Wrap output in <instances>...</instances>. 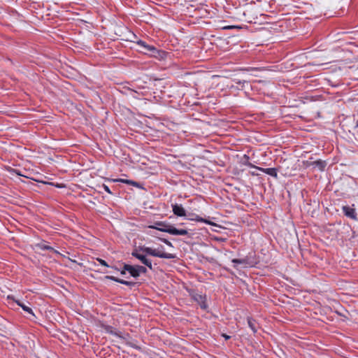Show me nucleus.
Returning <instances> with one entry per match:
<instances>
[{
  "mask_svg": "<svg viewBox=\"0 0 358 358\" xmlns=\"http://www.w3.org/2000/svg\"><path fill=\"white\" fill-rule=\"evenodd\" d=\"M146 255L164 259H174L176 255L171 253L164 252L159 249H154L150 247L141 246L138 249H135L131 252V255L138 260L142 264L148 266L149 268L152 269V262L146 257Z\"/></svg>",
  "mask_w": 358,
  "mask_h": 358,
  "instance_id": "1",
  "label": "nucleus"
},
{
  "mask_svg": "<svg viewBox=\"0 0 358 358\" xmlns=\"http://www.w3.org/2000/svg\"><path fill=\"white\" fill-rule=\"evenodd\" d=\"M149 227L175 236H185L188 234V231L186 229H178L173 225L164 222H157L155 225L150 226Z\"/></svg>",
  "mask_w": 358,
  "mask_h": 358,
  "instance_id": "2",
  "label": "nucleus"
},
{
  "mask_svg": "<svg viewBox=\"0 0 358 358\" xmlns=\"http://www.w3.org/2000/svg\"><path fill=\"white\" fill-rule=\"evenodd\" d=\"M191 296L193 300L197 302V303L200 306L201 309L206 310L208 308L206 296L205 295L203 296L197 292H193Z\"/></svg>",
  "mask_w": 358,
  "mask_h": 358,
  "instance_id": "3",
  "label": "nucleus"
},
{
  "mask_svg": "<svg viewBox=\"0 0 358 358\" xmlns=\"http://www.w3.org/2000/svg\"><path fill=\"white\" fill-rule=\"evenodd\" d=\"M343 213L344 215L353 220H357V213L355 208L350 206H344L342 208Z\"/></svg>",
  "mask_w": 358,
  "mask_h": 358,
  "instance_id": "4",
  "label": "nucleus"
},
{
  "mask_svg": "<svg viewBox=\"0 0 358 358\" xmlns=\"http://www.w3.org/2000/svg\"><path fill=\"white\" fill-rule=\"evenodd\" d=\"M138 45L143 48V51L145 54H150L152 56H155V54L158 52L154 46L148 45L143 41H138Z\"/></svg>",
  "mask_w": 358,
  "mask_h": 358,
  "instance_id": "5",
  "label": "nucleus"
},
{
  "mask_svg": "<svg viewBox=\"0 0 358 358\" xmlns=\"http://www.w3.org/2000/svg\"><path fill=\"white\" fill-rule=\"evenodd\" d=\"M244 164H245L247 166H249L250 167L256 168V166H253L250 162L244 163ZM257 169H259L260 171H262L264 173H266V174H268V175H269L271 176H273L274 178H277L278 177V171H277V169H275V168H266V169H264V168L257 167Z\"/></svg>",
  "mask_w": 358,
  "mask_h": 358,
  "instance_id": "6",
  "label": "nucleus"
},
{
  "mask_svg": "<svg viewBox=\"0 0 358 358\" xmlns=\"http://www.w3.org/2000/svg\"><path fill=\"white\" fill-rule=\"evenodd\" d=\"M172 210H173L174 215H176L177 216H179V217L186 216V211L182 205H179L177 203L172 204Z\"/></svg>",
  "mask_w": 358,
  "mask_h": 358,
  "instance_id": "7",
  "label": "nucleus"
},
{
  "mask_svg": "<svg viewBox=\"0 0 358 358\" xmlns=\"http://www.w3.org/2000/svg\"><path fill=\"white\" fill-rule=\"evenodd\" d=\"M308 166H313L315 169H317L320 171H324L327 163L322 160H316L314 162H307Z\"/></svg>",
  "mask_w": 358,
  "mask_h": 358,
  "instance_id": "8",
  "label": "nucleus"
},
{
  "mask_svg": "<svg viewBox=\"0 0 358 358\" xmlns=\"http://www.w3.org/2000/svg\"><path fill=\"white\" fill-rule=\"evenodd\" d=\"M8 299H13L19 306H20L24 311L34 316L32 309L24 303L20 302L19 300H15L13 296H8Z\"/></svg>",
  "mask_w": 358,
  "mask_h": 358,
  "instance_id": "9",
  "label": "nucleus"
},
{
  "mask_svg": "<svg viewBox=\"0 0 358 358\" xmlns=\"http://www.w3.org/2000/svg\"><path fill=\"white\" fill-rule=\"evenodd\" d=\"M124 271H128L132 277H134V278L138 277V273L136 269V265L132 266V265L124 264Z\"/></svg>",
  "mask_w": 358,
  "mask_h": 358,
  "instance_id": "10",
  "label": "nucleus"
},
{
  "mask_svg": "<svg viewBox=\"0 0 358 358\" xmlns=\"http://www.w3.org/2000/svg\"><path fill=\"white\" fill-rule=\"evenodd\" d=\"M105 278L113 280L115 282H119L120 284L125 285L127 286H134L135 285V283L133 282L127 281V280L120 279L118 278H116V277L112 276V275H106V276H105Z\"/></svg>",
  "mask_w": 358,
  "mask_h": 358,
  "instance_id": "11",
  "label": "nucleus"
},
{
  "mask_svg": "<svg viewBox=\"0 0 358 358\" xmlns=\"http://www.w3.org/2000/svg\"><path fill=\"white\" fill-rule=\"evenodd\" d=\"M38 247L43 250H49L55 253L59 254L58 251L55 250L52 247L47 245L45 243H41L38 244Z\"/></svg>",
  "mask_w": 358,
  "mask_h": 358,
  "instance_id": "12",
  "label": "nucleus"
},
{
  "mask_svg": "<svg viewBox=\"0 0 358 358\" xmlns=\"http://www.w3.org/2000/svg\"><path fill=\"white\" fill-rule=\"evenodd\" d=\"M119 181H120L121 182L125 183V184L131 185L134 187H138V182L133 181V180H126V179H120V180H119Z\"/></svg>",
  "mask_w": 358,
  "mask_h": 358,
  "instance_id": "13",
  "label": "nucleus"
},
{
  "mask_svg": "<svg viewBox=\"0 0 358 358\" xmlns=\"http://www.w3.org/2000/svg\"><path fill=\"white\" fill-rule=\"evenodd\" d=\"M194 220H196L198 222H204V223H206L208 224H210V225H213L214 224L213 222H211L210 221H208L206 219H203L202 217H199L198 215H196V218L194 219Z\"/></svg>",
  "mask_w": 358,
  "mask_h": 358,
  "instance_id": "14",
  "label": "nucleus"
},
{
  "mask_svg": "<svg viewBox=\"0 0 358 358\" xmlns=\"http://www.w3.org/2000/svg\"><path fill=\"white\" fill-rule=\"evenodd\" d=\"M136 266L138 273V277L140 276L141 273H145L147 272V269L145 267L139 265H136Z\"/></svg>",
  "mask_w": 358,
  "mask_h": 358,
  "instance_id": "15",
  "label": "nucleus"
},
{
  "mask_svg": "<svg viewBox=\"0 0 358 358\" xmlns=\"http://www.w3.org/2000/svg\"><path fill=\"white\" fill-rule=\"evenodd\" d=\"M248 324L250 328L252 330L253 332L256 331V328L255 325V322L252 320L250 318L248 319Z\"/></svg>",
  "mask_w": 358,
  "mask_h": 358,
  "instance_id": "16",
  "label": "nucleus"
},
{
  "mask_svg": "<svg viewBox=\"0 0 358 358\" xmlns=\"http://www.w3.org/2000/svg\"><path fill=\"white\" fill-rule=\"evenodd\" d=\"M97 261L99 262L100 264H101L102 266H104L106 267H110V266L107 264V262L102 259H99L98 258L97 259Z\"/></svg>",
  "mask_w": 358,
  "mask_h": 358,
  "instance_id": "17",
  "label": "nucleus"
},
{
  "mask_svg": "<svg viewBox=\"0 0 358 358\" xmlns=\"http://www.w3.org/2000/svg\"><path fill=\"white\" fill-rule=\"evenodd\" d=\"M160 241H162L163 243H164L166 245H167L169 247H173V244L167 239L166 238H159Z\"/></svg>",
  "mask_w": 358,
  "mask_h": 358,
  "instance_id": "18",
  "label": "nucleus"
},
{
  "mask_svg": "<svg viewBox=\"0 0 358 358\" xmlns=\"http://www.w3.org/2000/svg\"><path fill=\"white\" fill-rule=\"evenodd\" d=\"M232 262L234 264H243L245 261L239 259H232Z\"/></svg>",
  "mask_w": 358,
  "mask_h": 358,
  "instance_id": "19",
  "label": "nucleus"
},
{
  "mask_svg": "<svg viewBox=\"0 0 358 358\" xmlns=\"http://www.w3.org/2000/svg\"><path fill=\"white\" fill-rule=\"evenodd\" d=\"M128 90L130 92L131 95H132L134 97L135 96V94H138V92L132 89L128 88Z\"/></svg>",
  "mask_w": 358,
  "mask_h": 358,
  "instance_id": "20",
  "label": "nucleus"
},
{
  "mask_svg": "<svg viewBox=\"0 0 358 358\" xmlns=\"http://www.w3.org/2000/svg\"><path fill=\"white\" fill-rule=\"evenodd\" d=\"M103 187L106 192H107L109 194H112V192L107 185H103Z\"/></svg>",
  "mask_w": 358,
  "mask_h": 358,
  "instance_id": "21",
  "label": "nucleus"
},
{
  "mask_svg": "<svg viewBox=\"0 0 358 358\" xmlns=\"http://www.w3.org/2000/svg\"><path fill=\"white\" fill-rule=\"evenodd\" d=\"M127 344H128L129 345L131 346V347H132V348H136V349L139 348H138L136 344H134V343H132V342H127Z\"/></svg>",
  "mask_w": 358,
  "mask_h": 358,
  "instance_id": "22",
  "label": "nucleus"
},
{
  "mask_svg": "<svg viewBox=\"0 0 358 358\" xmlns=\"http://www.w3.org/2000/svg\"><path fill=\"white\" fill-rule=\"evenodd\" d=\"M234 82H235L236 84H241V83H245V80L241 81V80H238V79H234Z\"/></svg>",
  "mask_w": 358,
  "mask_h": 358,
  "instance_id": "23",
  "label": "nucleus"
},
{
  "mask_svg": "<svg viewBox=\"0 0 358 358\" xmlns=\"http://www.w3.org/2000/svg\"><path fill=\"white\" fill-rule=\"evenodd\" d=\"M126 271H124V269L123 268V269L120 271L121 275H125V274H126Z\"/></svg>",
  "mask_w": 358,
  "mask_h": 358,
  "instance_id": "24",
  "label": "nucleus"
},
{
  "mask_svg": "<svg viewBox=\"0 0 358 358\" xmlns=\"http://www.w3.org/2000/svg\"><path fill=\"white\" fill-rule=\"evenodd\" d=\"M13 172H14V173H15L17 175L22 176V174H20V173H19V171H18L17 170L14 169V170H13Z\"/></svg>",
  "mask_w": 358,
  "mask_h": 358,
  "instance_id": "25",
  "label": "nucleus"
},
{
  "mask_svg": "<svg viewBox=\"0 0 358 358\" xmlns=\"http://www.w3.org/2000/svg\"><path fill=\"white\" fill-rule=\"evenodd\" d=\"M243 157H244L245 159H246L247 160H248V159H249V157H248V156H247L246 155H245Z\"/></svg>",
  "mask_w": 358,
  "mask_h": 358,
  "instance_id": "26",
  "label": "nucleus"
},
{
  "mask_svg": "<svg viewBox=\"0 0 358 358\" xmlns=\"http://www.w3.org/2000/svg\"><path fill=\"white\" fill-rule=\"evenodd\" d=\"M225 338L227 339L229 338V336H225Z\"/></svg>",
  "mask_w": 358,
  "mask_h": 358,
  "instance_id": "27",
  "label": "nucleus"
},
{
  "mask_svg": "<svg viewBox=\"0 0 358 358\" xmlns=\"http://www.w3.org/2000/svg\"><path fill=\"white\" fill-rule=\"evenodd\" d=\"M115 270H118V268L117 267H113Z\"/></svg>",
  "mask_w": 358,
  "mask_h": 358,
  "instance_id": "28",
  "label": "nucleus"
}]
</instances>
